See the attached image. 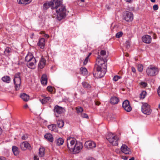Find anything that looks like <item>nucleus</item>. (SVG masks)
Returning a JSON list of instances; mask_svg holds the SVG:
<instances>
[{
  "label": "nucleus",
  "instance_id": "1",
  "mask_svg": "<svg viewBox=\"0 0 160 160\" xmlns=\"http://www.w3.org/2000/svg\"><path fill=\"white\" fill-rule=\"evenodd\" d=\"M105 58L98 56L96 61V64L95 65L94 70L96 72L93 74L94 75L97 76L99 78L103 77L106 72L107 64Z\"/></svg>",
  "mask_w": 160,
  "mask_h": 160
},
{
  "label": "nucleus",
  "instance_id": "2",
  "mask_svg": "<svg viewBox=\"0 0 160 160\" xmlns=\"http://www.w3.org/2000/svg\"><path fill=\"white\" fill-rule=\"evenodd\" d=\"M67 145L70 152L73 154L79 153L83 148L82 143L71 137L67 138Z\"/></svg>",
  "mask_w": 160,
  "mask_h": 160
},
{
  "label": "nucleus",
  "instance_id": "3",
  "mask_svg": "<svg viewBox=\"0 0 160 160\" xmlns=\"http://www.w3.org/2000/svg\"><path fill=\"white\" fill-rule=\"evenodd\" d=\"M55 1V9L57 13V18L59 21L61 20L66 16V9L62 4V0Z\"/></svg>",
  "mask_w": 160,
  "mask_h": 160
},
{
  "label": "nucleus",
  "instance_id": "4",
  "mask_svg": "<svg viewBox=\"0 0 160 160\" xmlns=\"http://www.w3.org/2000/svg\"><path fill=\"white\" fill-rule=\"evenodd\" d=\"M107 139L113 146H117L118 145V138L112 133L108 134L106 137Z\"/></svg>",
  "mask_w": 160,
  "mask_h": 160
},
{
  "label": "nucleus",
  "instance_id": "5",
  "mask_svg": "<svg viewBox=\"0 0 160 160\" xmlns=\"http://www.w3.org/2000/svg\"><path fill=\"white\" fill-rule=\"evenodd\" d=\"M20 75V73L19 72L16 74L14 75V78L13 79V82L16 90H19L21 86V80Z\"/></svg>",
  "mask_w": 160,
  "mask_h": 160
},
{
  "label": "nucleus",
  "instance_id": "6",
  "mask_svg": "<svg viewBox=\"0 0 160 160\" xmlns=\"http://www.w3.org/2000/svg\"><path fill=\"white\" fill-rule=\"evenodd\" d=\"M158 71V68L152 65H150L147 69L146 73L147 74L150 76H153L157 75Z\"/></svg>",
  "mask_w": 160,
  "mask_h": 160
},
{
  "label": "nucleus",
  "instance_id": "7",
  "mask_svg": "<svg viewBox=\"0 0 160 160\" xmlns=\"http://www.w3.org/2000/svg\"><path fill=\"white\" fill-rule=\"evenodd\" d=\"M141 110L142 112L145 114L149 115L151 112L149 106L146 103H142Z\"/></svg>",
  "mask_w": 160,
  "mask_h": 160
},
{
  "label": "nucleus",
  "instance_id": "8",
  "mask_svg": "<svg viewBox=\"0 0 160 160\" xmlns=\"http://www.w3.org/2000/svg\"><path fill=\"white\" fill-rule=\"evenodd\" d=\"M55 1L52 0L50 2H45L43 5V8L44 10L47 9L50 7L51 8L52 10L55 9Z\"/></svg>",
  "mask_w": 160,
  "mask_h": 160
},
{
  "label": "nucleus",
  "instance_id": "9",
  "mask_svg": "<svg viewBox=\"0 0 160 160\" xmlns=\"http://www.w3.org/2000/svg\"><path fill=\"white\" fill-rule=\"evenodd\" d=\"M54 111L56 116L58 117L60 114L64 112L65 110L62 107L56 105L54 107Z\"/></svg>",
  "mask_w": 160,
  "mask_h": 160
},
{
  "label": "nucleus",
  "instance_id": "10",
  "mask_svg": "<svg viewBox=\"0 0 160 160\" xmlns=\"http://www.w3.org/2000/svg\"><path fill=\"white\" fill-rule=\"evenodd\" d=\"M124 18L127 22H131L133 19V14L130 12L127 11L125 12L124 15Z\"/></svg>",
  "mask_w": 160,
  "mask_h": 160
},
{
  "label": "nucleus",
  "instance_id": "11",
  "mask_svg": "<svg viewBox=\"0 0 160 160\" xmlns=\"http://www.w3.org/2000/svg\"><path fill=\"white\" fill-rule=\"evenodd\" d=\"M96 144L95 142L91 141H88L86 142L84 144V146L87 149H90L96 147Z\"/></svg>",
  "mask_w": 160,
  "mask_h": 160
},
{
  "label": "nucleus",
  "instance_id": "12",
  "mask_svg": "<svg viewBox=\"0 0 160 160\" xmlns=\"http://www.w3.org/2000/svg\"><path fill=\"white\" fill-rule=\"evenodd\" d=\"M123 108L127 112L131 111L132 108L131 107L129 101L128 100H125L122 103Z\"/></svg>",
  "mask_w": 160,
  "mask_h": 160
},
{
  "label": "nucleus",
  "instance_id": "13",
  "mask_svg": "<svg viewBox=\"0 0 160 160\" xmlns=\"http://www.w3.org/2000/svg\"><path fill=\"white\" fill-rule=\"evenodd\" d=\"M121 151L126 154H130L131 153V152L130 148L124 144L122 145L121 148Z\"/></svg>",
  "mask_w": 160,
  "mask_h": 160
},
{
  "label": "nucleus",
  "instance_id": "14",
  "mask_svg": "<svg viewBox=\"0 0 160 160\" xmlns=\"http://www.w3.org/2000/svg\"><path fill=\"white\" fill-rule=\"evenodd\" d=\"M36 60L35 58H33L32 60L28 62L27 64V66L29 68L34 69H35L36 67Z\"/></svg>",
  "mask_w": 160,
  "mask_h": 160
},
{
  "label": "nucleus",
  "instance_id": "15",
  "mask_svg": "<svg viewBox=\"0 0 160 160\" xmlns=\"http://www.w3.org/2000/svg\"><path fill=\"white\" fill-rule=\"evenodd\" d=\"M20 147L22 150H25L28 149H30V146L27 142H23L20 144Z\"/></svg>",
  "mask_w": 160,
  "mask_h": 160
},
{
  "label": "nucleus",
  "instance_id": "16",
  "mask_svg": "<svg viewBox=\"0 0 160 160\" xmlns=\"http://www.w3.org/2000/svg\"><path fill=\"white\" fill-rule=\"evenodd\" d=\"M142 40L144 43H150L151 42L152 38L150 36L146 35L142 37Z\"/></svg>",
  "mask_w": 160,
  "mask_h": 160
},
{
  "label": "nucleus",
  "instance_id": "17",
  "mask_svg": "<svg viewBox=\"0 0 160 160\" xmlns=\"http://www.w3.org/2000/svg\"><path fill=\"white\" fill-rule=\"evenodd\" d=\"M46 62V60L44 58H42L39 62L38 68L41 69L43 68L45 66Z\"/></svg>",
  "mask_w": 160,
  "mask_h": 160
},
{
  "label": "nucleus",
  "instance_id": "18",
  "mask_svg": "<svg viewBox=\"0 0 160 160\" xmlns=\"http://www.w3.org/2000/svg\"><path fill=\"white\" fill-rule=\"evenodd\" d=\"M41 82V83L43 85H46L47 83V76L45 74H43L42 75Z\"/></svg>",
  "mask_w": 160,
  "mask_h": 160
},
{
  "label": "nucleus",
  "instance_id": "19",
  "mask_svg": "<svg viewBox=\"0 0 160 160\" xmlns=\"http://www.w3.org/2000/svg\"><path fill=\"white\" fill-rule=\"evenodd\" d=\"M119 99L116 97H112L110 99V103L112 104H117L119 102Z\"/></svg>",
  "mask_w": 160,
  "mask_h": 160
},
{
  "label": "nucleus",
  "instance_id": "20",
  "mask_svg": "<svg viewBox=\"0 0 160 160\" xmlns=\"http://www.w3.org/2000/svg\"><path fill=\"white\" fill-rule=\"evenodd\" d=\"M48 128L51 131L57 132L58 130L56 125L55 124H52L48 126Z\"/></svg>",
  "mask_w": 160,
  "mask_h": 160
},
{
  "label": "nucleus",
  "instance_id": "21",
  "mask_svg": "<svg viewBox=\"0 0 160 160\" xmlns=\"http://www.w3.org/2000/svg\"><path fill=\"white\" fill-rule=\"evenodd\" d=\"M45 41V39L44 38H41L39 40V42L38 43V45L41 48L43 49L44 48Z\"/></svg>",
  "mask_w": 160,
  "mask_h": 160
},
{
  "label": "nucleus",
  "instance_id": "22",
  "mask_svg": "<svg viewBox=\"0 0 160 160\" xmlns=\"http://www.w3.org/2000/svg\"><path fill=\"white\" fill-rule=\"evenodd\" d=\"M33 58H35L31 53H28L25 58V60L28 62L32 61Z\"/></svg>",
  "mask_w": 160,
  "mask_h": 160
},
{
  "label": "nucleus",
  "instance_id": "23",
  "mask_svg": "<svg viewBox=\"0 0 160 160\" xmlns=\"http://www.w3.org/2000/svg\"><path fill=\"white\" fill-rule=\"evenodd\" d=\"M20 97L22 98L23 100L25 101H28L29 99V97L28 95L25 93H22L21 94L20 96Z\"/></svg>",
  "mask_w": 160,
  "mask_h": 160
},
{
  "label": "nucleus",
  "instance_id": "24",
  "mask_svg": "<svg viewBox=\"0 0 160 160\" xmlns=\"http://www.w3.org/2000/svg\"><path fill=\"white\" fill-rule=\"evenodd\" d=\"M44 137L50 142H52L53 141V138L52 136L49 133L46 134L44 135Z\"/></svg>",
  "mask_w": 160,
  "mask_h": 160
},
{
  "label": "nucleus",
  "instance_id": "25",
  "mask_svg": "<svg viewBox=\"0 0 160 160\" xmlns=\"http://www.w3.org/2000/svg\"><path fill=\"white\" fill-rule=\"evenodd\" d=\"M56 144L58 146H60L63 144L64 142V140L61 138H59L56 140Z\"/></svg>",
  "mask_w": 160,
  "mask_h": 160
},
{
  "label": "nucleus",
  "instance_id": "26",
  "mask_svg": "<svg viewBox=\"0 0 160 160\" xmlns=\"http://www.w3.org/2000/svg\"><path fill=\"white\" fill-rule=\"evenodd\" d=\"M18 3L20 4H27L32 2V0H18Z\"/></svg>",
  "mask_w": 160,
  "mask_h": 160
},
{
  "label": "nucleus",
  "instance_id": "27",
  "mask_svg": "<svg viewBox=\"0 0 160 160\" xmlns=\"http://www.w3.org/2000/svg\"><path fill=\"white\" fill-rule=\"evenodd\" d=\"M12 151L15 155H18L19 153V150L18 147L13 146L12 147Z\"/></svg>",
  "mask_w": 160,
  "mask_h": 160
},
{
  "label": "nucleus",
  "instance_id": "28",
  "mask_svg": "<svg viewBox=\"0 0 160 160\" xmlns=\"http://www.w3.org/2000/svg\"><path fill=\"white\" fill-rule=\"evenodd\" d=\"M80 73L83 76L87 74L88 71L86 68L84 67H81L80 68Z\"/></svg>",
  "mask_w": 160,
  "mask_h": 160
},
{
  "label": "nucleus",
  "instance_id": "29",
  "mask_svg": "<svg viewBox=\"0 0 160 160\" xmlns=\"http://www.w3.org/2000/svg\"><path fill=\"white\" fill-rule=\"evenodd\" d=\"M2 80L4 82L9 83L10 82V78L9 76H5L2 78Z\"/></svg>",
  "mask_w": 160,
  "mask_h": 160
},
{
  "label": "nucleus",
  "instance_id": "30",
  "mask_svg": "<svg viewBox=\"0 0 160 160\" xmlns=\"http://www.w3.org/2000/svg\"><path fill=\"white\" fill-rule=\"evenodd\" d=\"M44 148L41 147L39 149V155L40 157H43L44 154Z\"/></svg>",
  "mask_w": 160,
  "mask_h": 160
},
{
  "label": "nucleus",
  "instance_id": "31",
  "mask_svg": "<svg viewBox=\"0 0 160 160\" xmlns=\"http://www.w3.org/2000/svg\"><path fill=\"white\" fill-rule=\"evenodd\" d=\"M50 100V97H47L44 98L42 100H40V101L42 104H44L47 102H48Z\"/></svg>",
  "mask_w": 160,
  "mask_h": 160
},
{
  "label": "nucleus",
  "instance_id": "32",
  "mask_svg": "<svg viewBox=\"0 0 160 160\" xmlns=\"http://www.w3.org/2000/svg\"><path fill=\"white\" fill-rule=\"evenodd\" d=\"M57 124L59 128H61L64 126V122L62 120H59L57 121Z\"/></svg>",
  "mask_w": 160,
  "mask_h": 160
},
{
  "label": "nucleus",
  "instance_id": "33",
  "mask_svg": "<svg viewBox=\"0 0 160 160\" xmlns=\"http://www.w3.org/2000/svg\"><path fill=\"white\" fill-rule=\"evenodd\" d=\"M147 93L145 91H142L140 93L139 98L141 99H143L146 96Z\"/></svg>",
  "mask_w": 160,
  "mask_h": 160
},
{
  "label": "nucleus",
  "instance_id": "34",
  "mask_svg": "<svg viewBox=\"0 0 160 160\" xmlns=\"http://www.w3.org/2000/svg\"><path fill=\"white\" fill-rule=\"evenodd\" d=\"M106 51L104 50H102L100 52V54L98 55V56H100L101 57H102L104 58H106V57H104L106 55Z\"/></svg>",
  "mask_w": 160,
  "mask_h": 160
},
{
  "label": "nucleus",
  "instance_id": "35",
  "mask_svg": "<svg viewBox=\"0 0 160 160\" xmlns=\"http://www.w3.org/2000/svg\"><path fill=\"white\" fill-rule=\"evenodd\" d=\"M76 110L77 113L78 114L81 113L83 111V109L81 107H77L76 108Z\"/></svg>",
  "mask_w": 160,
  "mask_h": 160
},
{
  "label": "nucleus",
  "instance_id": "36",
  "mask_svg": "<svg viewBox=\"0 0 160 160\" xmlns=\"http://www.w3.org/2000/svg\"><path fill=\"white\" fill-rule=\"evenodd\" d=\"M82 85L84 88H89L91 87L89 84L85 82H82Z\"/></svg>",
  "mask_w": 160,
  "mask_h": 160
},
{
  "label": "nucleus",
  "instance_id": "37",
  "mask_svg": "<svg viewBox=\"0 0 160 160\" xmlns=\"http://www.w3.org/2000/svg\"><path fill=\"white\" fill-rule=\"evenodd\" d=\"M10 52V49L8 47L6 48L4 52L6 56H8Z\"/></svg>",
  "mask_w": 160,
  "mask_h": 160
},
{
  "label": "nucleus",
  "instance_id": "38",
  "mask_svg": "<svg viewBox=\"0 0 160 160\" xmlns=\"http://www.w3.org/2000/svg\"><path fill=\"white\" fill-rule=\"evenodd\" d=\"M138 69L139 72H142L143 69V67L142 64H138L137 65Z\"/></svg>",
  "mask_w": 160,
  "mask_h": 160
},
{
  "label": "nucleus",
  "instance_id": "39",
  "mask_svg": "<svg viewBox=\"0 0 160 160\" xmlns=\"http://www.w3.org/2000/svg\"><path fill=\"white\" fill-rule=\"evenodd\" d=\"M123 33L122 32H120L117 33L116 34V37L117 38H119L122 35Z\"/></svg>",
  "mask_w": 160,
  "mask_h": 160
},
{
  "label": "nucleus",
  "instance_id": "40",
  "mask_svg": "<svg viewBox=\"0 0 160 160\" xmlns=\"http://www.w3.org/2000/svg\"><path fill=\"white\" fill-rule=\"evenodd\" d=\"M81 116L82 118H88V115L86 113L83 112H82L81 113Z\"/></svg>",
  "mask_w": 160,
  "mask_h": 160
},
{
  "label": "nucleus",
  "instance_id": "41",
  "mask_svg": "<svg viewBox=\"0 0 160 160\" xmlns=\"http://www.w3.org/2000/svg\"><path fill=\"white\" fill-rule=\"evenodd\" d=\"M121 77L118 76H114L113 78V80L115 81H117L119 79L121 78Z\"/></svg>",
  "mask_w": 160,
  "mask_h": 160
},
{
  "label": "nucleus",
  "instance_id": "42",
  "mask_svg": "<svg viewBox=\"0 0 160 160\" xmlns=\"http://www.w3.org/2000/svg\"><path fill=\"white\" fill-rule=\"evenodd\" d=\"M89 60V58L88 57H86L85 60H84L83 62V64L84 65H85L87 64V62H88Z\"/></svg>",
  "mask_w": 160,
  "mask_h": 160
},
{
  "label": "nucleus",
  "instance_id": "43",
  "mask_svg": "<svg viewBox=\"0 0 160 160\" xmlns=\"http://www.w3.org/2000/svg\"><path fill=\"white\" fill-rule=\"evenodd\" d=\"M140 85L143 87H145L147 86V83L145 82H142L140 83Z\"/></svg>",
  "mask_w": 160,
  "mask_h": 160
},
{
  "label": "nucleus",
  "instance_id": "44",
  "mask_svg": "<svg viewBox=\"0 0 160 160\" xmlns=\"http://www.w3.org/2000/svg\"><path fill=\"white\" fill-rule=\"evenodd\" d=\"M28 138V136L27 135H25L22 136V140H25L27 139Z\"/></svg>",
  "mask_w": 160,
  "mask_h": 160
},
{
  "label": "nucleus",
  "instance_id": "45",
  "mask_svg": "<svg viewBox=\"0 0 160 160\" xmlns=\"http://www.w3.org/2000/svg\"><path fill=\"white\" fill-rule=\"evenodd\" d=\"M153 9L154 10H157L158 9V5L155 4L153 6Z\"/></svg>",
  "mask_w": 160,
  "mask_h": 160
},
{
  "label": "nucleus",
  "instance_id": "46",
  "mask_svg": "<svg viewBox=\"0 0 160 160\" xmlns=\"http://www.w3.org/2000/svg\"><path fill=\"white\" fill-rule=\"evenodd\" d=\"M47 90L48 91L51 92L52 91V88L51 86H48L47 87Z\"/></svg>",
  "mask_w": 160,
  "mask_h": 160
},
{
  "label": "nucleus",
  "instance_id": "47",
  "mask_svg": "<svg viewBox=\"0 0 160 160\" xmlns=\"http://www.w3.org/2000/svg\"><path fill=\"white\" fill-rule=\"evenodd\" d=\"M157 92L159 96L160 97V86L158 87Z\"/></svg>",
  "mask_w": 160,
  "mask_h": 160
},
{
  "label": "nucleus",
  "instance_id": "48",
  "mask_svg": "<svg viewBox=\"0 0 160 160\" xmlns=\"http://www.w3.org/2000/svg\"><path fill=\"white\" fill-rule=\"evenodd\" d=\"M122 158L124 160H127L128 159V158L127 157L124 156H122Z\"/></svg>",
  "mask_w": 160,
  "mask_h": 160
},
{
  "label": "nucleus",
  "instance_id": "49",
  "mask_svg": "<svg viewBox=\"0 0 160 160\" xmlns=\"http://www.w3.org/2000/svg\"><path fill=\"white\" fill-rule=\"evenodd\" d=\"M132 71L133 72H135L136 71L135 68L133 67L132 68Z\"/></svg>",
  "mask_w": 160,
  "mask_h": 160
},
{
  "label": "nucleus",
  "instance_id": "50",
  "mask_svg": "<svg viewBox=\"0 0 160 160\" xmlns=\"http://www.w3.org/2000/svg\"><path fill=\"white\" fill-rule=\"evenodd\" d=\"M34 160H39V158L38 157L36 156H34Z\"/></svg>",
  "mask_w": 160,
  "mask_h": 160
},
{
  "label": "nucleus",
  "instance_id": "51",
  "mask_svg": "<svg viewBox=\"0 0 160 160\" xmlns=\"http://www.w3.org/2000/svg\"><path fill=\"white\" fill-rule=\"evenodd\" d=\"M0 160H6L5 158L3 157H0Z\"/></svg>",
  "mask_w": 160,
  "mask_h": 160
},
{
  "label": "nucleus",
  "instance_id": "52",
  "mask_svg": "<svg viewBox=\"0 0 160 160\" xmlns=\"http://www.w3.org/2000/svg\"><path fill=\"white\" fill-rule=\"evenodd\" d=\"M44 37L46 38H48L49 37V35L48 34H44Z\"/></svg>",
  "mask_w": 160,
  "mask_h": 160
},
{
  "label": "nucleus",
  "instance_id": "53",
  "mask_svg": "<svg viewBox=\"0 0 160 160\" xmlns=\"http://www.w3.org/2000/svg\"><path fill=\"white\" fill-rule=\"evenodd\" d=\"M88 160H95V159L93 158H90Z\"/></svg>",
  "mask_w": 160,
  "mask_h": 160
},
{
  "label": "nucleus",
  "instance_id": "54",
  "mask_svg": "<svg viewBox=\"0 0 160 160\" xmlns=\"http://www.w3.org/2000/svg\"><path fill=\"white\" fill-rule=\"evenodd\" d=\"M96 104L98 105H99L100 104V103L99 102H96Z\"/></svg>",
  "mask_w": 160,
  "mask_h": 160
},
{
  "label": "nucleus",
  "instance_id": "55",
  "mask_svg": "<svg viewBox=\"0 0 160 160\" xmlns=\"http://www.w3.org/2000/svg\"><path fill=\"white\" fill-rule=\"evenodd\" d=\"M2 129L0 127V135H1L2 133Z\"/></svg>",
  "mask_w": 160,
  "mask_h": 160
},
{
  "label": "nucleus",
  "instance_id": "56",
  "mask_svg": "<svg viewBox=\"0 0 160 160\" xmlns=\"http://www.w3.org/2000/svg\"><path fill=\"white\" fill-rule=\"evenodd\" d=\"M126 1L128 2H130L131 0H125Z\"/></svg>",
  "mask_w": 160,
  "mask_h": 160
},
{
  "label": "nucleus",
  "instance_id": "57",
  "mask_svg": "<svg viewBox=\"0 0 160 160\" xmlns=\"http://www.w3.org/2000/svg\"><path fill=\"white\" fill-rule=\"evenodd\" d=\"M134 160V158L133 157H132L131 158L129 159V160Z\"/></svg>",
  "mask_w": 160,
  "mask_h": 160
},
{
  "label": "nucleus",
  "instance_id": "58",
  "mask_svg": "<svg viewBox=\"0 0 160 160\" xmlns=\"http://www.w3.org/2000/svg\"><path fill=\"white\" fill-rule=\"evenodd\" d=\"M28 107V105L27 104L25 105L24 106V108H27V107Z\"/></svg>",
  "mask_w": 160,
  "mask_h": 160
},
{
  "label": "nucleus",
  "instance_id": "59",
  "mask_svg": "<svg viewBox=\"0 0 160 160\" xmlns=\"http://www.w3.org/2000/svg\"><path fill=\"white\" fill-rule=\"evenodd\" d=\"M151 2H155V0H151Z\"/></svg>",
  "mask_w": 160,
  "mask_h": 160
},
{
  "label": "nucleus",
  "instance_id": "60",
  "mask_svg": "<svg viewBox=\"0 0 160 160\" xmlns=\"http://www.w3.org/2000/svg\"><path fill=\"white\" fill-rule=\"evenodd\" d=\"M91 53H89V54H88V56H87V57H88V58H89V57L91 55Z\"/></svg>",
  "mask_w": 160,
  "mask_h": 160
},
{
  "label": "nucleus",
  "instance_id": "61",
  "mask_svg": "<svg viewBox=\"0 0 160 160\" xmlns=\"http://www.w3.org/2000/svg\"><path fill=\"white\" fill-rule=\"evenodd\" d=\"M82 2H84L85 1V0H80Z\"/></svg>",
  "mask_w": 160,
  "mask_h": 160
},
{
  "label": "nucleus",
  "instance_id": "62",
  "mask_svg": "<svg viewBox=\"0 0 160 160\" xmlns=\"http://www.w3.org/2000/svg\"><path fill=\"white\" fill-rule=\"evenodd\" d=\"M119 150H116V151L117 152H118V151H119Z\"/></svg>",
  "mask_w": 160,
  "mask_h": 160
},
{
  "label": "nucleus",
  "instance_id": "63",
  "mask_svg": "<svg viewBox=\"0 0 160 160\" xmlns=\"http://www.w3.org/2000/svg\"><path fill=\"white\" fill-rule=\"evenodd\" d=\"M158 108L160 109V104H159V105L158 106Z\"/></svg>",
  "mask_w": 160,
  "mask_h": 160
},
{
  "label": "nucleus",
  "instance_id": "64",
  "mask_svg": "<svg viewBox=\"0 0 160 160\" xmlns=\"http://www.w3.org/2000/svg\"><path fill=\"white\" fill-rule=\"evenodd\" d=\"M42 33L44 34V32H42V33H41V34H42Z\"/></svg>",
  "mask_w": 160,
  "mask_h": 160
}]
</instances>
